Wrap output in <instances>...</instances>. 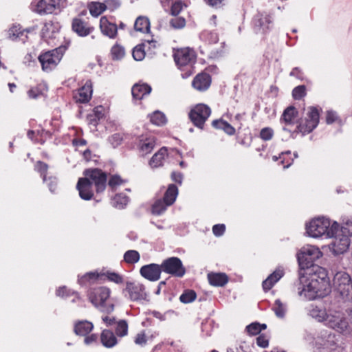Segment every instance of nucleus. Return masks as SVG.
Wrapping results in <instances>:
<instances>
[{
	"instance_id": "1",
	"label": "nucleus",
	"mask_w": 352,
	"mask_h": 352,
	"mask_svg": "<svg viewBox=\"0 0 352 352\" xmlns=\"http://www.w3.org/2000/svg\"><path fill=\"white\" fill-rule=\"evenodd\" d=\"M319 270L320 275H311L309 283L299 291V295L309 300L323 298L331 291L329 280L325 270L322 268Z\"/></svg>"
},
{
	"instance_id": "2",
	"label": "nucleus",
	"mask_w": 352,
	"mask_h": 352,
	"mask_svg": "<svg viewBox=\"0 0 352 352\" xmlns=\"http://www.w3.org/2000/svg\"><path fill=\"white\" fill-rule=\"evenodd\" d=\"M307 232L314 238L325 235L332 238L339 231V224L324 217H318L313 219L307 225Z\"/></svg>"
},
{
	"instance_id": "3",
	"label": "nucleus",
	"mask_w": 352,
	"mask_h": 352,
	"mask_svg": "<svg viewBox=\"0 0 352 352\" xmlns=\"http://www.w3.org/2000/svg\"><path fill=\"white\" fill-rule=\"evenodd\" d=\"M316 310L311 311V315L313 317H318V320H324L326 324L341 333H346L349 331V324L344 316V314L340 311H329V313L324 314V312L321 311V315L315 314ZM320 312V311H319Z\"/></svg>"
},
{
	"instance_id": "4",
	"label": "nucleus",
	"mask_w": 352,
	"mask_h": 352,
	"mask_svg": "<svg viewBox=\"0 0 352 352\" xmlns=\"http://www.w3.org/2000/svg\"><path fill=\"white\" fill-rule=\"evenodd\" d=\"M321 256L322 252L315 246L308 245L301 249L300 253L297 254L298 261L301 268L299 271V280L300 283L305 278L302 270L312 266L313 263Z\"/></svg>"
},
{
	"instance_id": "5",
	"label": "nucleus",
	"mask_w": 352,
	"mask_h": 352,
	"mask_svg": "<svg viewBox=\"0 0 352 352\" xmlns=\"http://www.w3.org/2000/svg\"><path fill=\"white\" fill-rule=\"evenodd\" d=\"M110 292V289L105 287L94 288L90 290L89 299L95 307L100 308L102 311L110 313L114 309V305L112 303L106 304Z\"/></svg>"
},
{
	"instance_id": "6",
	"label": "nucleus",
	"mask_w": 352,
	"mask_h": 352,
	"mask_svg": "<svg viewBox=\"0 0 352 352\" xmlns=\"http://www.w3.org/2000/svg\"><path fill=\"white\" fill-rule=\"evenodd\" d=\"M309 111L307 113V118L305 119H300L295 130L292 132V136L294 138L295 133H302L305 135L311 132L318 124L319 122V112L316 107H309Z\"/></svg>"
},
{
	"instance_id": "7",
	"label": "nucleus",
	"mask_w": 352,
	"mask_h": 352,
	"mask_svg": "<svg viewBox=\"0 0 352 352\" xmlns=\"http://www.w3.org/2000/svg\"><path fill=\"white\" fill-rule=\"evenodd\" d=\"M333 284L342 298L352 299V279L347 273L338 272L334 276Z\"/></svg>"
},
{
	"instance_id": "8",
	"label": "nucleus",
	"mask_w": 352,
	"mask_h": 352,
	"mask_svg": "<svg viewBox=\"0 0 352 352\" xmlns=\"http://www.w3.org/2000/svg\"><path fill=\"white\" fill-rule=\"evenodd\" d=\"M211 113L210 108L204 104H198L189 113V118L193 124L203 129L204 124Z\"/></svg>"
},
{
	"instance_id": "9",
	"label": "nucleus",
	"mask_w": 352,
	"mask_h": 352,
	"mask_svg": "<svg viewBox=\"0 0 352 352\" xmlns=\"http://www.w3.org/2000/svg\"><path fill=\"white\" fill-rule=\"evenodd\" d=\"M83 174L85 176L84 178H88L95 185L98 193L104 190L107 179L104 172L98 168H90L86 169Z\"/></svg>"
},
{
	"instance_id": "10",
	"label": "nucleus",
	"mask_w": 352,
	"mask_h": 352,
	"mask_svg": "<svg viewBox=\"0 0 352 352\" xmlns=\"http://www.w3.org/2000/svg\"><path fill=\"white\" fill-rule=\"evenodd\" d=\"M173 57L176 65L179 68L188 65L191 66L196 60L195 51L189 47L177 50L173 54Z\"/></svg>"
},
{
	"instance_id": "11",
	"label": "nucleus",
	"mask_w": 352,
	"mask_h": 352,
	"mask_svg": "<svg viewBox=\"0 0 352 352\" xmlns=\"http://www.w3.org/2000/svg\"><path fill=\"white\" fill-rule=\"evenodd\" d=\"M163 272L177 277H182L186 270L181 260L177 257H170L164 260L162 263Z\"/></svg>"
},
{
	"instance_id": "12",
	"label": "nucleus",
	"mask_w": 352,
	"mask_h": 352,
	"mask_svg": "<svg viewBox=\"0 0 352 352\" xmlns=\"http://www.w3.org/2000/svg\"><path fill=\"white\" fill-rule=\"evenodd\" d=\"M60 59L61 55L58 53L57 49L47 52L38 56L42 69L45 72L54 69L58 64Z\"/></svg>"
},
{
	"instance_id": "13",
	"label": "nucleus",
	"mask_w": 352,
	"mask_h": 352,
	"mask_svg": "<svg viewBox=\"0 0 352 352\" xmlns=\"http://www.w3.org/2000/svg\"><path fill=\"white\" fill-rule=\"evenodd\" d=\"M162 271V265L152 263L142 266L140 272L145 278L151 281H156L160 279Z\"/></svg>"
},
{
	"instance_id": "14",
	"label": "nucleus",
	"mask_w": 352,
	"mask_h": 352,
	"mask_svg": "<svg viewBox=\"0 0 352 352\" xmlns=\"http://www.w3.org/2000/svg\"><path fill=\"white\" fill-rule=\"evenodd\" d=\"M76 188L79 192L80 198L84 200H90L94 197L92 182L88 178H80L78 181Z\"/></svg>"
},
{
	"instance_id": "15",
	"label": "nucleus",
	"mask_w": 352,
	"mask_h": 352,
	"mask_svg": "<svg viewBox=\"0 0 352 352\" xmlns=\"http://www.w3.org/2000/svg\"><path fill=\"white\" fill-rule=\"evenodd\" d=\"M60 0H40L35 11L41 14H52L60 8Z\"/></svg>"
},
{
	"instance_id": "16",
	"label": "nucleus",
	"mask_w": 352,
	"mask_h": 352,
	"mask_svg": "<svg viewBox=\"0 0 352 352\" xmlns=\"http://www.w3.org/2000/svg\"><path fill=\"white\" fill-rule=\"evenodd\" d=\"M333 237L334 238V240L332 243V245L335 254H342L349 249L350 245V239L346 235L336 233Z\"/></svg>"
},
{
	"instance_id": "17",
	"label": "nucleus",
	"mask_w": 352,
	"mask_h": 352,
	"mask_svg": "<svg viewBox=\"0 0 352 352\" xmlns=\"http://www.w3.org/2000/svg\"><path fill=\"white\" fill-rule=\"evenodd\" d=\"M144 289L142 284L127 282L125 291L128 292L131 300H138L144 298Z\"/></svg>"
},
{
	"instance_id": "18",
	"label": "nucleus",
	"mask_w": 352,
	"mask_h": 352,
	"mask_svg": "<svg viewBox=\"0 0 352 352\" xmlns=\"http://www.w3.org/2000/svg\"><path fill=\"white\" fill-rule=\"evenodd\" d=\"M72 30L80 36H86L92 32L94 28L79 18H74L72 23Z\"/></svg>"
},
{
	"instance_id": "19",
	"label": "nucleus",
	"mask_w": 352,
	"mask_h": 352,
	"mask_svg": "<svg viewBox=\"0 0 352 352\" xmlns=\"http://www.w3.org/2000/svg\"><path fill=\"white\" fill-rule=\"evenodd\" d=\"M100 28L105 36L110 38H115L118 33V26L109 21L106 16H102L100 20Z\"/></svg>"
},
{
	"instance_id": "20",
	"label": "nucleus",
	"mask_w": 352,
	"mask_h": 352,
	"mask_svg": "<svg viewBox=\"0 0 352 352\" xmlns=\"http://www.w3.org/2000/svg\"><path fill=\"white\" fill-rule=\"evenodd\" d=\"M92 95V86L90 82H87L84 86L78 89L74 98L76 102L86 103L89 101Z\"/></svg>"
},
{
	"instance_id": "21",
	"label": "nucleus",
	"mask_w": 352,
	"mask_h": 352,
	"mask_svg": "<svg viewBox=\"0 0 352 352\" xmlns=\"http://www.w3.org/2000/svg\"><path fill=\"white\" fill-rule=\"evenodd\" d=\"M211 79L210 75L206 73L197 74L192 80V87L198 91H205L210 85Z\"/></svg>"
},
{
	"instance_id": "22",
	"label": "nucleus",
	"mask_w": 352,
	"mask_h": 352,
	"mask_svg": "<svg viewBox=\"0 0 352 352\" xmlns=\"http://www.w3.org/2000/svg\"><path fill=\"white\" fill-rule=\"evenodd\" d=\"M284 272L281 269H276L272 274H271L263 282V288L265 292L269 291L278 282L283 276Z\"/></svg>"
},
{
	"instance_id": "23",
	"label": "nucleus",
	"mask_w": 352,
	"mask_h": 352,
	"mask_svg": "<svg viewBox=\"0 0 352 352\" xmlns=\"http://www.w3.org/2000/svg\"><path fill=\"white\" fill-rule=\"evenodd\" d=\"M151 91V87L146 84H135L133 86L131 93L133 98L135 100H141L146 95H148Z\"/></svg>"
},
{
	"instance_id": "24",
	"label": "nucleus",
	"mask_w": 352,
	"mask_h": 352,
	"mask_svg": "<svg viewBox=\"0 0 352 352\" xmlns=\"http://www.w3.org/2000/svg\"><path fill=\"white\" fill-rule=\"evenodd\" d=\"M94 328L92 322L88 320H79L74 324V333L80 336H85Z\"/></svg>"
},
{
	"instance_id": "25",
	"label": "nucleus",
	"mask_w": 352,
	"mask_h": 352,
	"mask_svg": "<svg viewBox=\"0 0 352 352\" xmlns=\"http://www.w3.org/2000/svg\"><path fill=\"white\" fill-rule=\"evenodd\" d=\"M298 111L294 106H289L286 108L280 118V121L284 122L286 125L293 124L294 120L297 117Z\"/></svg>"
},
{
	"instance_id": "26",
	"label": "nucleus",
	"mask_w": 352,
	"mask_h": 352,
	"mask_svg": "<svg viewBox=\"0 0 352 352\" xmlns=\"http://www.w3.org/2000/svg\"><path fill=\"white\" fill-rule=\"evenodd\" d=\"M100 339L102 344L107 348L113 347L117 344V338L110 330H103Z\"/></svg>"
},
{
	"instance_id": "27",
	"label": "nucleus",
	"mask_w": 352,
	"mask_h": 352,
	"mask_svg": "<svg viewBox=\"0 0 352 352\" xmlns=\"http://www.w3.org/2000/svg\"><path fill=\"white\" fill-rule=\"evenodd\" d=\"M178 195V188L175 184H170L164 193L163 199L166 205L171 206Z\"/></svg>"
},
{
	"instance_id": "28",
	"label": "nucleus",
	"mask_w": 352,
	"mask_h": 352,
	"mask_svg": "<svg viewBox=\"0 0 352 352\" xmlns=\"http://www.w3.org/2000/svg\"><path fill=\"white\" fill-rule=\"evenodd\" d=\"M167 155L166 147L161 148L151 159L149 164L153 168H157L162 165L165 156Z\"/></svg>"
},
{
	"instance_id": "29",
	"label": "nucleus",
	"mask_w": 352,
	"mask_h": 352,
	"mask_svg": "<svg viewBox=\"0 0 352 352\" xmlns=\"http://www.w3.org/2000/svg\"><path fill=\"white\" fill-rule=\"evenodd\" d=\"M210 285L214 286H223L228 283V277L225 274L217 273L208 275Z\"/></svg>"
},
{
	"instance_id": "30",
	"label": "nucleus",
	"mask_w": 352,
	"mask_h": 352,
	"mask_svg": "<svg viewBox=\"0 0 352 352\" xmlns=\"http://www.w3.org/2000/svg\"><path fill=\"white\" fill-rule=\"evenodd\" d=\"M155 145L154 137H148L145 139H141L139 142L140 150L144 154L150 153Z\"/></svg>"
},
{
	"instance_id": "31",
	"label": "nucleus",
	"mask_w": 352,
	"mask_h": 352,
	"mask_svg": "<svg viewBox=\"0 0 352 352\" xmlns=\"http://www.w3.org/2000/svg\"><path fill=\"white\" fill-rule=\"evenodd\" d=\"M134 29L141 32H148L150 31V21L146 16H138L134 24Z\"/></svg>"
},
{
	"instance_id": "32",
	"label": "nucleus",
	"mask_w": 352,
	"mask_h": 352,
	"mask_svg": "<svg viewBox=\"0 0 352 352\" xmlns=\"http://www.w3.org/2000/svg\"><path fill=\"white\" fill-rule=\"evenodd\" d=\"M24 32L25 30H21L19 25H14L8 30V38L12 41L21 39L24 42L25 39L22 38Z\"/></svg>"
},
{
	"instance_id": "33",
	"label": "nucleus",
	"mask_w": 352,
	"mask_h": 352,
	"mask_svg": "<svg viewBox=\"0 0 352 352\" xmlns=\"http://www.w3.org/2000/svg\"><path fill=\"white\" fill-rule=\"evenodd\" d=\"M150 120L153 124L160 126L166 123V118L163 113L156 111L150 116Z\"/></svg>"
},
{
	"instance_id": "34",
	"label": "nucleus",
	"mask_w": 352,
	"mask_h": 352,
	"mask_svg": "<svg viewBox=\"0 0 352 352\" xmlns=\"http://www.w3.org/2000/svg\"><path fill=\"white\" fill-rule=\"evenodd\" d=\"M197 297L196 292L192 289H186L180 296L179 300L182 303L187 304L193 302Z\"/></svg>"
},
{
	"instance_id": "35",
	"label": "nucleus",
	"mask_w": 352,
	"mask_h": 352,
	"mask_svg": "<svg viewBox=\"0 0 352 352\" xmlns=\"http://www.w3.org/2000/svg\"><path fill=\"white\" fill-rule=\"evenodd\" d=\"M106 10L104 3L94 2L89 7L90 14L94 16H98Z\"/></svg>"
},
{
	"instance_id": "36",
	"label": "nucleus",
	"mask_w": 352,
	"mask_h": 352,
	"mask_svg": "<svg viewBox=\"0 0 352 352\" xmlns=\"http://www.w3.org/2000/svg\"><path fill=\"white\" fill-rule=\"evenodd\" d=\"M129 202V197L123 194L116 195L113 199V205L118 208H123Z\"/></svg>"
},
{
	"instance_id": "37",
	"label": "nucleus",
	"mask_w": 352,
	"mask_h": 352,
	"mask_svg": "<svg viewBox=\"0 0 352 352\" xmlns=\"http://www.w3.org/2000/svg\"><path fill=\"white\" fill-rule=\"evenodd\" d=\"M168 206L169 205H166L164 199H158L152 206V213L157 215L161 214L166 210V207Z\"/></svg>"
},
{
	"instance_id": "38",
	"label": "nucleus",
	"mask_w": 352,
	"mask_h": 352,
	"mask_svg": "<svg viewBox=\"0 0 352 352\" xmlns=\"http://www.w3.org/2000/svg\"><path fill=\"white\" fill-rule=\"evenodd\" d=\"M273 310L277 317L283 318L285 315L286 306L280 300L277 299L274 302Z\"/></svg>"
},
{
	"instance_id": "39",
	"label": "nucleus",
	"mask_w": 352,
	"mask_h": 352,
	"mask_svg": "<svg viewBox=\"0 0 352 352\" xmlns=\"http://www.w3.org/2000/svg\"><path fill=\"white\" fill-rule=\"evenodd\" d=\"M124 261L129 264H134L140 260V254L135 250H128L124 255Z\"/></svg>"
},
{
	"instance_id": "40",
	"label": "nucleus",
	"mask_w": 352,
	"mask_h": 352,
	"mask_svg": "<svg viewBox=\"0 0 352 352\" xmlns=\"http://www.w3.org/2000/svg\"><path fill=\"white\" fill-rule=\"evenodd\" d=\"M115 331L116 335L120 337H124L127 335L128 324L126 321L124 320H120L118 321Z\"/></svg>"
},
{
	"instance_id": "41",
	"label": "nucleus",
	"mask_w": 352,
	"mask_h": 352,
	"mask_svg": "<svg viewBox=\"0 0 352 352\" xmlns=\"http://www.w3.org/2000/svg\"><path fill=\"white\" fill-rule=\"evenodd\" d=\"M111 52L113 59L114 60H120L123 58L125 54L124 47L120 45H115L113 46Z\"/></svg>"
},
{
	"instance_id": "42",
	"label": "nucleus",
	"mask_w": 352,
	"mask_h": 352,
	"mask_svg": "<svg viewBox=\"0 0 352 352\" xmlns=\"http://www.w3.org/2000/svg\"><path fill=\"white\" fill-rule=\"evenodd\" d=\"M338 233L343 235H346L349 238V236L352 235V222L346 221L341 226L339 225V231Z\"/></svg>"
},
{
	"instance_id": "43",
	"label": "nucleus",
	"mask_w": 352,
	"mask_h": 352,
	"mask_svg": "<svg viewBox=\"0 0 352 352\" xmlns=\"http://www.w3.org/2000/svg\"><path fill=\"white\" fill-rule=\"evenodd\" d=\"M144 44L136 46L133 51V57L136 60H142L145 56Z\"/></svg>"
},
{
	"instance_id": "44",
	"label": "nucleus",
	"mask_w": 352,
	"mask_h": 352,
	"mask_svg": "<svg viewBox=\"0 0 352 352\" xmlns=\"http://www.w3.org/2000/svg\"><path fill=\"white\" fill-rule=\"evenodd\" d=\"M306 94V88L305 85H299L295 87L292 91V96L295 100H300Z\"/></svg>"
},
{
	"instance_id": "45",
	"label": "nucleus",
	"mask_w": 352,
	"mask_h": 352,
	"mask_svg": "<svg viewBox=\"0 0 352 352\" xmlns=\"http://www.w3.org/2000/svg\"><path fill=\"white\" fill-rule=\"evenodd\" d=\"M272 22V17L270 15L261 16L258 19V25H259L263 31L269 29L268 25Z\"/></svg>"
},
{
	"instance_id": "46",
	"label": "nucleus",
	"mask_w": 352,
	"mask_h": 352,
	"mask_svg": "<svg viewBox=\"0 0 352 352\" xmlns=\"http://www.w3.org/2000/svg\"><path fill=\"white\" fill-rule=\"evenodd\" d=\"M104 275L109 280L114 282L116 284H121L123 283L124 279L122 276L116 272H107Z\"/></svg>"
},
{
	"instance_id": "47",
	"label": "nucleus",
	"mask_w": 352,
	"mask_h": 352,
	"mask_svg": "<svg viewBox=\"0 0 352 352\" xmlns=\"http://www.w3.org/2000/svg\"><path fill=\"white\" fill-rule=\"evenodd\" d=\"M170 25L175 29L182 28L186 25V21L183 17H175L170 21Z\"/></svg>"
},
{
	"instance_id": "48",
	"label": "nucleus",
	"mask_w": 352,
	"mask_h": 352,
	"mask_svg": "<svg viewBox=\"0 0 352 352\" xmlns=\"http://www.w3.org/2000/svg\"><path fill=\"white\" fill-rule=\"evenodd\" d=\"M184 4L181 1H175L172 4L170 14L173 16H177L183 9Z\"/></svg>"
},
{
	"instance_id": "49",
	"label": "nucleus",
	"mask_w": 352,
	"mask_h": 352,
	"mask_svg": "<svg viewBox=\"0 0 352 352\" xmlns=\"http://www.w3.org/2000/svg\"><path fill=\"white\" fill-rule=\"evenodd\" d=\"M104 4L106 10L113 11L120 6L121 2L119 0H106Z\"/></svg>"
},
{
	"instance_id": "50",
	"label": "nucleus",
	"mask_w": 352,
	"mask_h": 352,
	"mask_svg": "<svg viewBox=\"0 0 352 352\" xmlns=\"http://www.w3.org/2000/svg\"><path fill=\"white\" fill-rule=\"evenodd\" d=\"M248 332L251 335H257L261 332L260 323L252 322L246 327Z\"/></svg>"
},
{
	"instance_id": "51",
	"label": "nucleus",
	"mask_w": 352,
	"mask_h": 352,
	"mask_svg": "<svg viewBox=\"0 0 352 352\" xmlns=\"http://www.w3.org/2000/svg\"><path fill=\"white\" fill-rule=\"evenodd\" d=\"M273 130L269 127L263 129L260 133V137L265 141L270 140L273 136Z\"/></svg>"
},
{
	"instance_id": "52",
	"label": "nucleus",
	"mask_w": 352,
	"mask_h": 352,
	"mask_svg": "<svg viewBox=\"0 0 352 352\" xmlns=\"http://www.w3.org/2000/svg\"><path fill=\"white\" fill-rule=\"evenodd\" d=\"M122 179L120 176L113 175L109 180L108 184L113 190H114L117 186L122 184Z\"/></svg>"
},
{
	"instance_id": "53",
	"label": "nucleus",
	"mask_w": 352,
	"mask_h": 352,
	"mask_svg": "<svg viewBox=\"0 0 352 352\" xmlns=\"http://www.w3.org/2000/svg\"><path fill=\"white\" fill-rule=\"evenodd\" d=\"M99 275L98 274H96L94 272H89L85 274L80 279H79V282L81 284L85 283L87 281H89L91 280H97Z\"/></svg>"
},
{
	"instance_id": "54",
	"label": "nucleus",
	"mask_w": 352,
	"mask_h": 352,
	"mask_svg": "<svg viewBox=\"0 0 352 352\" xmlns=\"http://www.w3.org/2000/svg\"><path fill=\"white\" fill-rule=\"evenodd\" d=\"M226 230V227L223 224H217L212 228V232L215 236H221Z\"/></svg>"
},
{
	"instance_id": "55",
	"label": "nucleus",
	"mask_w": 352,
	"mask_h": 352,
	"mask_svg": "<svg viewBox=\"0 0 352 352\" xmlns=\"http://www.w3.org/2000/svg\"><path fill=\"white\" fill-rule=\"evenodd\" d=\"M28 94L30 98L36 99L40 96H41L43 93L39 90L38 88L33 87L28 91Z\"/></svg>"
},
{
	"instance_id": "56",
	"label": "nucleus",
	"mask_w": 352,
	"mask_h": 352,
	"mask_svg": "<svg viewBox=\"0 0 352 352\" xmlns=\"http://www.w3.org/2000/svg\"><path fill=\"white\" fill-rule=\"evenodd\" d=\"M256 344L261 347L265 348L268 346L269 342L264 335H261L256 338Z\"/></svg>"
},
{
	"instance_id": "57",
	"label": "nucleus",
	"mask_w": 352,
	"mask_h": 352,
	"mask_svg": "<svg viewBox=\"0 0 352 352\" xmlns=\"http://www.w3.org/2000/svg\"><path fill=\"white\" fill-rule=\"evenodd\" d=\"M336 113L333 111H329L327 113L326 122L327 124H332L336 120Z\"/></svg>"
},
{
	"instance_id": "58",
	"label": "nucleus",
	"mask_w": 352,
	"mask_h": 352,
	"mask_svg": "<svg viewBox=\"0 0 352 352\" xmlns=\"http://www.w3.org/2000/svg\"><path fill=\"white\" fill-rule=\"evenodd\" d=\"M135 342L137 344H140V345L146 344V339L145 334L144 333H138L136 336Z\"/></svg>"
},
{
	"instance_id": "59",
	"label": "nucleus",
	"mask_w": 352,
	"mask_h": 352,
	"mask_svg": "<svg viewBox=\"0 0 352 352\" xmlns=\"http://www.w3.org/2000/svg\"><path fill=\"white\" fill-rule=\"evenodd\" d=\"M171 178L174 182L181 184L182 182L183 175L181 173L173 172L171 174Z\"/></svg>"
},
{
	"instance_id": "60",
	"label": "nucleus",
	"mask_w": 352,
	"mask_h": 352,
	"mask_svg": "<svg viewBox=\"0 0 352 352\" xmlns=\"http://www.w3.org/2000/svg\"><path fill=\"white\" fill-rule=\"evenodd\" d=\"M223 130L229 135H232L235 133V129L226 122Z\"/></svg>"
},
{
	"instance_id": "61",
	"label": "nucleus",
	"mask_w": 352,
	"mask_h": 352,
	"mask_svg": "<svg viewBox=\"0 0 352 352\" xmlns=\"http://www.w3.org/2000/svg\"><path fill=\"white\" fill-rule=\"evenodd\" d=\"M226 123V121H224L221 119L220 120H213L212 122V125L217 129H223V126H225Z\"/></svg>"
},
{
	"instance_id": "62",
	"label": "nucleus",
	"mask_w": 352,
	"mask_h": 352,
	"mask_svg": "<svg viewBox=\"0 0 352 352\" xmlns=\"http://www.w3.org/2000/svg\"><path fill=\"white\" fill-rule=\"evenodd\" d=\"M110 140H111L112 144L113 145V146L116 147V146H118L120 144V142L122 141V138H120L119 134H115L111 137Z\"/></svg>"
},
{
	"instance_id": "63",
	"label": "nucleus",
	"mask_w": 352,
	"mask_h": 352,
	"mask_svg": "<svg viewBox=\"0 0 352 352\" xmlns=\"http://www.w3.org/2000/svg\"><path fill=\"white\" fill-rule=\"evenodd\" d=\"M96 340H97V336L96 334H91V336H87L85 338V342L87 344H89L96 341Z\"/></svg>"
},
{
	"instance_id": "64",
	"label": "nucleus",
	"mask_w": 352,
	"mask_h": 352,
	"mask_svg": "<svg viewBox=\"0 0 352 352\" xmlns=\"http://www.w3.org/2000/svg\"><path fill=\"white\" fill-rule=\"evenodd\" d=\"M102 320L108 325V326H110V325H112L113 324L115 323V321H116V319L114 317L113 318H109L108 316H105V317H103L102 318Z\"/></svg>"
}]
</instances>
